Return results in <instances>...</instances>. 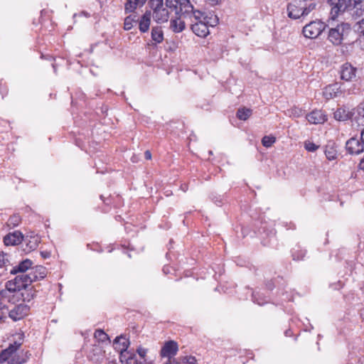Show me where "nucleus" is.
Segmentation results:
<instances>
[{"mask_svg":"<svg viewBox=\"0 0 364 364\" xmlns=\"http://www.w3.org/2000/svg\"><path fill=\"white\" fill-rule=\"evenodd\" d=\"M129 341L124 336H117L114 341V348L119 353V359L122 363L125 364H144L141 361L137 360L136 355L128 350Z\"/></svg>","mask_w":364,"mask_h":364,"instance_id":"obj_1","label":"nucleus"},{"mask_svg":"<svg viewBox=\"0 0 364 364\" xmlns=\"http://www.w3.org/2000/svg\"><path fill=\"white\" fill-rule=\"evenodd\" d=\"M35 282V276L31 273L21 274L17 275L13 280L8 281L6 283V288L11 292L20 291L22 289H26L28 286Z\"/></svg>","mask_w":364,"mask_h":364,"instance_id":"obj_2","label":"nucleus"},{"mask_svg":"<svg viewBox=\"0 0 364 364\" xmlns=\"http://www.w3.org/2000/svg\"><path fill=\"white\" fill-rule=\"evenodd\" d=\"M350 31V25L348 23H342L337 25L336 28H330L328 34V39L333 44L338 46L341 44L343 36Z\"/></svg>","mask_w":364,"mask_h":364,"instance_id":"obj_3","label":"nucleus"},{"mask_svg":"<svg viewBox=\"0 0 364 364\" xmlns=\"http://www.w3.org/2000/svg\"><path fill=\"white\" fill-rule=\"evenodd\" d=\"M151 7L153 9V17L158 23L166 22L168 19L169 12L164 7L163 0H150Z\"/></svg>","mask_w":364,"mask_h":364,"instance_id":"obj_4","label":"nucleus"},{"mask_svg":"<svg viewBox=\"0 0 364 364\" xmlns=\"http://www.w3.org/2000/svg\"><path fill=\"white\" fill-rule=\"evenodd\" d=\"M326 25L321 21H314L306 24L302 30L306 38L314 39L317 38L325 30Z\"/></svg>","mask_w":364,"mask_h":364,"instance_id":"obj_5","label":"nucleus"},{"mask_svg":"<svg viewBox=\"0 0 364 364\" xmlns=\"http://www.w3.org/2000/svg\"><path fill=\"white\" fill-rule=\"evenodd\" d=\"M193 18L195 20L203 19V22H205L208 28L209 27H214L219 23V19L216 15L211 13L206 14L199 10L193 12Z\"/></svg>","mask_w":364,"mask_h":364,"instance_id":"obj_6","label":"nucleus"},{"mask_svg":"<svg viewBox=\"0 0 364 364\" xmlns=\"http://www.w3.org/2000/svg\"><path fill=\"white\" fill-rule=\"evenodd\" d=\"M29 309H30L28 305L20 304L14 306V308L10 310L8 309L7 314H9V318H11L14 321H17L28 315Z\"/></svg>","mask_w":364,"mask_h":364,"instance_id":"obj_7","label":"nucleus"},{"mask_svg":"<svg viewBox=\"0 0 364 364\" xmlns=\"http://www.w3.org/2000/svg\"><path fill=\"white\" fill-rule=\"evenodd\" d=\"M346 148L350 154H360L364 151L363 141L357 137H351L346 141Z\"/></svg>","mask_w":364,"mask_h":364,"instance_id":"obj_8","label":"nucleus"},{"mask_svg":"<svg viewBox=\"0 0 364 364\" xmlns=\"http://www.w3.org/2000/svg\"><path fill=\"white\" fill-rule=\"evenodd\" d=\"M193 23L191 24L192 31L198 37L205 38L209 33V28H208L205 22H203V19L200 20H191Z\"/></svg>","mask_w":364,"mask_h":364,"instance_id":"obj_9","label":"nucleus"},{"mask_svg":"<svg viewBox=\"0 0 364 364\" xmlns=\"http://www.w3.org/2000/svg\"><path fill=\"white\" fill-rule=\"evenodd\" d=\"M329 1L333 6L331 10V14L332 17L334 18L348 9V4H349L350 0H329Z\"/></svg>","mask_w":364,"mask_h":364,"instance_id":"obj_10","label":"nucleus"},{"mask_svg":"<svg viewBox=\"0 0 364 364\" xmlns=\"http://www.w3.org/2000/svg\"><path fill=\"white\" fill-rule=\"evenodd\" d=\"M357 69L350 63H345L341 66V78L346 81H350L355 77Z\"/></svg>","mask_w":364,"mask_h":364,"instance_id":"obj_11","label":"nucleus"},{"mask_svg":"<svg viewBox=\"0 0 364 364\" xmlns=\"http://www.w3.org/2000/svg\"><path fill=\"white\" fill-rule=\"evenodd\" d=\"M25 247L23 251L26 253L35 250L41 242V237L38 235H26L23 237Z\"/></svg>","mask_w":364,"mask_h":364,"instance_id":"obj_12","label":"nucleus"},{"mask_svg":"<svg viewBox=\"0 0 364 364\" xmlns=\"http://www.w3.org/2000/svg\"><path fill=\"white\" fill-rule=\"evenodd\" d=\"M23 240V235L20 231L16 230L13 232L7 234L4 237V245L6 246L12 245L15 246L20 243Z\"/></svg>","mask_w":364,"mask_h":364,"instance_id":"obj_13","label":"nucleus"},{"mask_svg":"<svg viewBox=\"0 0 364 364\" xmlns=\"http://www.w3.org/2000/svg\"><path fill=\"white\" fill-rule=\"evenodd\" d=\"M341 86L338 83L328 85L323 90V96L326 100L337 97L341 95Z\"/></svg>","mask_w":364,"mask_h":364,"instance_id":"obj_14","label":"nucleus"},{"mask_svg":"<svg viewBox=\"0 0 364 364\" xmlns=\"http://www.w3.org/2000/svg\"><path fill=\"white\" fill-rule=\"evenodd\" d=\"M178 348V344L173 341H169L165 343L161 350V355L162 357H171L175 355L177 353Z\"/></svg>","mask_w":364,"mask_h":364,"instance_id":"obj_15","label":"nucleus"},{"mask_svg":"<svg viewBox=\"0 0 364 364\" xmlns=\"http://www.w3.org/2000/svg\"><path fill=\"white\" fill-rule=\"evenodd\" d=\"M21 346V342L15 341L11 343L7 348L2 350L0 353V363H3L5 361L8 362L11 355L15 353Z\"/></svg>","mask_w":364,"mask_h":364,"instance_id":"obj_16","label":"nucleus"},{"mask_svg":"<svg viewBox=\"0 0 364 364\" xmlns=\"http://www.w3.org/2000/svg\"><path fill=\"white\" fill-rule=\"evenodd\" d=\"M178 13H176V15H185L192 13V16H193V12L196 10L194 9L193 6L191 4L189 0H178Z\"/></svg>","mask_w":364,"mask_h":364,"instance_id":"obj_17","label":"nucleus"},{"mask_svg":"<svg viewBox=\"0 0 364 364\" xmlns=\"http://www.w3.org/2000/svg\"><path fill=\"white\" fill-rule=\"evenodd\" d=\"M306 119L311 124H321L326 120V115L321 110H314L306 115Z\"/></svg>","mask_w":364,"mask_h":364,"instance_id":"obj_18","label":"nucleus"},{"mask_svg":"<svg viewBox=\"0 0 364 364\" xmlns=\"http://www.w3.org/2000/svg\"><path fill=\"white\" fill-rule=\"evenodd\" d=\"M287 16L292 19H298L304 16L302 8L297 6L295 3H289L287 8Z\"/></svg>","mask_w":364,"mask_h":364,"instance_id":"obj_19","label":"nucleus"},{"mask_svg":"<svg viewBox=\"0 0 364 364\" xmlns=\"http://www.w3.org/2000/svg\"><path fill=\"white\" fill-rule=\"evenodd\" d=\"M33 264V262L29 259H26L21 262L18 265H16L10 269V274H16L18 273H24L28 269L31 268V266Z\"/></svg>","mask_w":364,"mask_h":364,"instance_id":"obj_20","label":"nucleus"},{"mask_svg":"<svg viewBox=\"0 0 364 364\" xmlns=\"http://www.w3.org/2000/svg\"><path fill=\"white\" fill-rule=\"evenodd\" d=\"M151 11H146L141 16L139 21V29L141 33H146L150 27L151 24Z\"/></svg>","mask_w":364,"mask_h":364,"instance_id":"obj_21","label":"nucleus"},{"mask_svg":"<svg viewBox=\"0 0 364 364\" xmlns=\"http://www.w3.org/2000/svg\"><path fill=\"white\" fill-rule=\"evenodd\" d=\"M30 356L31 353L28 351L21 352V355L14 353L10 357L8 364H23L27 361Z\"/></svg>","mask_w":364,"mask_h":364,"instance_id":"obj_22","label":"nucleus"},{"mask_svg":"<svg viewBox=\"0 0 364 364\" xmlns=\"http://www.w3.org/2000/svg\"><path fill=\"white\" fill-rule=\"evenodd\" d=\"M146 0H127L124 4L125 14L134 13L138 6H142Z\"/></svg>","mask_w":364,"mask_h":364,"instance_id":"obj_23","label":"nucleus"},{"mask_svg":"<svg viewBox=\"0 0 364 364\" xmlns=\"http://www.w3.org/2000/svg\"><path fill=\"white\" fill-rule=\"evenodd\" d=\"M324 154L326 158L329 161H333L336 159L337 158V150L335 145V143L333 141H329L326 146L324 149Z\"/></svg>","mask_w":364,"mask_h":364,"instance_id":"obj_24","label":"nucleus"},{"mask_svg":"<svg viewBox=\"0 0 364 364\" xmlns=\"http://www.w3.org/2000/svg\"><path fill=\"white\" fill-rule=\"evenodd\" d=\"M151 39L155 43H160L164 41V32L161 27L154 26L151 32Z\"/></svg>","mask_w":364,"mask_h":364,"instance_id":"obj_25","label":"nucleus"},{"mask_svg":"<svg viewBox=\"0 0 364 364\" xmlns=\"http://www.w3.org/2000/svg\"><path fill=\"white\" fill-rule=\"evenodd\" d=\"M170 26L173 32L180 33L185 29L186 24L183 21L176 18L171 20Z\"/></svg>","mask_w":364,"mask_h":364,"instance_id":"obj_26","label":"nucleus"},{"mask_svg":"<svg viewBox=\"0 0 364 364\" xmlns=\"http://www.w3.org/2000/svg\"><path fill=\"white\" fill-rule=\"evenodd\" d=\"M33 276H35V281L42 279L46 277V269L43 266H36L30 272Z\"/></svg>","mask_w":364,"mask_h":364,"instance_id":"obj_27","label":"nucleus"},{"mask_svg":"<svg viewBox=\"0 0 364 364\" xmlns=\"http://www.w3.org/2000/svg\"><path fill=\"white\" fill-rule=\"evenodd\" d=\"M350 117V112L344 107H340L334 112V118L338 121H346Z\"/></svg>","mask_w":364,"mask_h":364,"instance_id":"obj_28","label":"nucleus"},{"mask_svg":"<svg viewBox=\"0 0 364 364\" xmlns=\"http://www.w3.org/2000/svg\"><path fill=\"white\" fill-rule=\"evenodd\" d=\"M252 114V110L250 108L241 107L237 111L236 116L240 120H247Z\"/></svg>","mask_w":364,"mask_h":364,"instance_id":"obj_29","label":"nucleus"},{"mask_svg":"<svg viewBox=\"0 0 364 364\" xmlns=\"http://www.w3.org/2000/svg\"><path fill=\"white\" fill-rule=\"evenodd\" d=\"M288 115L291 117H300L304 114V110L298 107H293L287 110Z\"/></svg>","mask_w":364,"mask_h":364,"instance_id":"obj_30","label":"nucleus"},{"mask_svg":"<svg viewBox=\"0 0 364 364\" xmlns=\"http://www.w3.org/2000/svg\"><path fill=\"white\" fill-rule=\"evenodd\" d=\"M210 199L218 206H221L225 201V198L223 195H218L217 193H212Z\"/></svg>","mask_w":364,"mask_h":364,"instance_id":"obj_31","label":"nucleus"},{"mask_svg":"<svg viewBox=\"0 0 364 364\" xmlns=\"http://www.w3.org/2000/svg\"><path fill=\"white\" fill-rule=\"evenodd\" d=\"M94 337L100 342H105L109 339L108 335L102 329H97Z\"/></svg>","mask_w":364,"mask_h":364,"instance_id":"obj_32","label":"nucleus"},{"mask_svg":"<svg viewBox=\"0 0 364 364\" xmlns=\"http://www.w3.org/2000/svg\"><path fill=\"white\" fill-rule=\"evenodd\" d=\"M306 251L305 250H296L292 252V257L294 260H302L305 257Z\"/></svg>","mask_w":364,"mask_h":364,"instance_id":"obj_33","label":"nucleus"},{"mask_svg":"<svg viewBox=\"0 0 364 364\" xmlns=\"http://www.w3.org/2000/svg\"><path fill=\"white\" fill-rule=\"evenodd\" d=\"M276 141V138L273 136H264L262 139V144L264 147L269 148Z\"/></svg>","mask_w":364,"mask_h":364,"instance_id":"obj_34","label":"nucleus"},{"mask_svg":"<svg viewBox=\"0 0 364 364\" xmlns=\"http://www.w3.org/2000/svg\"><path fill=\"white\" fill-rule=\"evenodd\" d=\"M136 23L133 21V18L131 16H127L124 21V29L125 31L131 30Z\"/></svg>","mask_w":364,"mask_h":364,"instance_id":"obj_35","label":"nucleus"},{"mask_svg":"<svg viewBox=\"0 0 364 364\" xmlns=\"http://www.w3.org/2000/svg\"><path fill=\"white\" fill-rule=\"evenodd\" d=\"M178 0H166V6L167 8L170 9L171 11H175L176 14L178 13Z\"/></svg>","mask_w":364,"mask_h":364,"instance_id":"obj_36","label":"nucleus"},{"mask_svg":"<svg viewBox=\"0 0 364 364\" xmlns=\"http://www.w3.org/2000/svg\"><path fill=\"white\" fill-rule=\"evenodd\" d=\"M8 257V255L3 252L0 254V269L3 267L6 268L10 264ZM6 270H7V269H6Z\"/></svg>","mask_w":364,"mask_h":364,"instance_id":"obj_37","label":"nucleus"},{"mask_svg":"<svg viewBox=\"0 0 364 364\" xmlns=\"http://www.w3.org/2000/svg\"><path fill=\"white\" fill-rule=\"evenodd\" d=\"M136 351H137V353L140 358L139 360L137 358V360L141 361L144 363V364H145V361H146L145 357H146V355L147 353V349L141 348V347H139L137 348Z\"/></svg>","mask_w":364,"mask_h":364,"instance_id":"obj_38","label":"nucleus"},{"mask_svg":"<svg viewBox=\"0 0 364 364\" xmlns=\"http://www.w3.org/2000/svg\"><path fill=\"white\" fill-rule=\"evenodd\" d=\"M316 4L311 2L308 6L301 7L304 13V16H307L311 11L316 9Z\"/></svg>","mask_w":364,"mask_h":364,"instance_id":"obj_39","label":"nucleus"},{"mask_svg":"<svg viewBox=\"0 0 364 364\" xmlns=\"http://www.w3.org/2000/svg\"><path fill=\"white\" fill-rule=\"evenodd\" d=\"M351 9H355L354 11V15L358 17L363 16L364 18V4H362L359 5L358 7H353Z\"/></svg>","mask_w":364,"mask_h":364,"instance_id":"obj_40","label":"nucleus"},{"mask_svg":"<svg viewBox=\"0 0 364 364\" xmlns=\"http://www.w3.org/2000/svg\"><path fill=\"white\" fill-rule=\"evenodd\" d=\"M304 147L308 151L313 152L318 149V146L316 145L314 142L306 141L304 144Z\"/></svg>","mask_w":364,"mask_h":364,"instance_id":"obj_41","label":"nucleus"},{"mask_svg":"<svg viewBox=\"0 0 364 364\" xmlns=\"http://www.w3.org/2000/svg\"><path fill=\"white\" fill-rule=\"evenodd\" d=\"M363 0H350L349 4H348V9L351 10L353 7H358L359 5L363 4Z\"/></svg>","mask_w":364,"mask_h":364,"instance_id":"obj_42","label":"nucleus"},{"mask_svg":"<svg viewBox=\"0 0 364 364\" xmlns=\"http://www.w3.org/2000/svg\"><path fill=\"white\" fill-rule=\"evenodd\" d=\"M196 360L193 356H185L182 358L183 364H195Z\"/></svg>","mask_w":364,"mask_h":364,"instance_id":"obj_43","label":"nucleus"},{"mask_svg":"<svg viewBox=\"0 0 364 364\" xmlns=\"http://www.w3.org/2000/svg\"><path fill=\"white\" fill-rule=\"evenodd\" d=\"M357 112L358 114V119L362 118L364 119V101L362 102L358 106L357 109Z\"/></svg>","mask_w":364,"mask_h":364,"instance_id":"obj_44","label":"nucleus"},{"mask_svg":"<svg viewBox=\"0 0 364 364\" xmlns=\"http://www.w3.org/2000/svg\"><path fill=\"white\" fill-rule=\"evenodd\" d=\"M9 222L13 226H16L20 223V218L18 215H13L9 218Z\"/></svg>","mask_w":364,"mask_h":364,"instance_id":"obj_45","label":"nucleus"},{"mask_svg":"<svg viewBox=\"0 0 364 364\" xmlns=\"http://www.w3.org/2000/svg\"><path fill=\"white\" fill-rule=\"evenodd\" d=\"M26 295H25V293H21V296L23 297V301H29L34 296V294H30L26 292Z\"/></svg>","mask_w":364,"mask_h":364,"instance_id":"obj_46","label":"nucleus"},{"mask_svg":"<svg viewBox=\"0 0 364 364\" xmlns=\"http://www.w3.org/2000/svg\"><path fill=\"white\" fill-rule=\"evenodd\" d=\"M128 16H131V18H133V21H135L136 23H139L140 20V16L136 13H133L132 14H129Z\"/></svg>","mask_w":364,"mask_h":364,"instance_id":"obj_47","label":"nucleus"},{"mask_svg":"<svg viewBox=\"0 0 364 364\" xmlns=\"http://www.w3.org/2000/svg\"><path fill=\"white\" fill-rule=\"evenodd\" d=\"M41 255L43 258H48L50 256V253L47 251H42L41 252Z\"/></svg>","mask_w":364,"mask_h":364,"instance_id":"obj_48","label":"nucleus"},{"mask_svg":"<svg viewBox=\"0 0 364 364\" xmlns=\"http://www.w3.org/2000/svg\"><path fill=\"white\" fill-rule=\"evenodd\" d=\"M144 156H145V159H147V160H150L151 159V153L150 152V151L147 150L144 152Z\"/></svg>","mask_w":364,"mask_h":364,"instance_id":"obj_49","label":"nucleus"},{"mask_svg":"<svg viewBox=\"0 0 364 364\" xmlns=\"http://www.w3.org/2000/svg\"><path fill=\"white\" fill-rule=\"evenodd\" d=\"M358 23L360 24V28H363L362 33L364 36V18H362Z\"/></svg>","mask_w":364,"mask_h":364,"instance_id":"obj_50","label":"nucleus"},{"mask_svg":"<svg viewBox=\"0 0 364 364\" xmlns=\"http://www.w3.org/2000/svg\"><path fill=\"white\" fill-rule=\"evenodd\" d=\"M252 299L254 302L257 303L259 305H262L264 304V302L259 301L256 299V295L255 294H252Z\"/></svg>","mask_w":364,"mask_h":364,"instance_id":"obj_51","label":"nucleus"},{"mask_svg":"<svg viewBox=\"0 0 364 364\" xmlns=\"http://www.w3.org/2000/svg\"><path fill=\"white\" fill-rule=\"evenodd\" d=\"M360 139L363 141V144H364V128L362 129L360 132Z\"/></svg>","mask_w":364,"mask_h":364,"instance_id":"obj_52","label":"nucleus"},{"mask_svg":"<svg viewBox=\"0 0 364 364\" xmlns=\"http://www.w3.org/2000/svg\"><path fill=\"white\" fill-rule=\"evenodd\" d=\"M359 166L361 170L364 171V159L360 161Z\"/></svg>","mask_w":364,"mask_h":364,"instance_id":"obj_53","label":"nucleus"},{"mask_svg":"<svg viewBox=\"0 0 364 364\" xmlns=\"http://www.w3.org/2000/svg\"><path fill=\"white\" fill-rule=\"evenodd\" d=\"M284 334L286 336H291V331L290 329H288V330L285 331Z\"/></svg>","mask_w":364,"mask_h":364,"instance_id":"obj_54","label":"nucleus"},{"mask_svg":"<svg viewBox=\"0 0 364 364\" xmlns=\"http://www.w3.org/2000/svg\"><path fill=\"white\" fill-rule=\"evenodd\" d=\"M358 364H364V358H359L358 359Z\"/></svg>","mask_w":364,"mask_h":364,"instance_id":"obj_55","label":"nucleus"},{"mask_svg":"<svg viewBox=\"0 0 364 364\" xmlns=\"http://www.w3.org/2000/svg\"><path fill=\"white\" fill-rule=\"evenodd\" d=\"M100 198L103 200V202L106 204H108V202H106V200L104 199V196L102 195L100 196Z\"/></svg>","mask_w":364,"mask_h":364,"instance_id":"obj_56","label":"nucleus"},{"mask_svg":"<svg viewBox=\"0 0 364 364\" xmlns=\"http://www.w3.org/2000/svg\"><path fill=\"white\" fill-rule=\"evenodd\" d=\"M82 14L85 15L86 16H89V15H87L85 11H82Z\"/></svg>","mask_w":364,"mask_h":364,"instance_id":"obj_57","label":"nucleus"}]
</instances>
